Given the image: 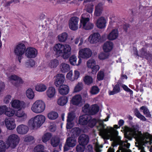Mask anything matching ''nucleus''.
Returning <instances> with one entry per match:
<instances>
[{"label":"nucleus","mask_w":152,"mask_h":152,"mask_svg":"<svg viewBox=\"0 0 152 152\" xmlns=\"http://www.w3.org/2000/svg\"><path fill=\"white\" fill-rule=\"evenodd\" d=\"M109 118V116H108L104 119L96 120L91 117L90 120L88 121V125L90 127H92L95 125L96 122H98L99 126L97 129L99 131L100 135L104 139H110L111 140L114 141L117 137L118 132L112 127H107L106 128H105L106 125L103 123V121H108Z\"/></svg>","instance_id":"f257e3e1"},{"label":"nucleus","mask_w":152,"mask_h":152,"mask_svg":"<svg viewBox=\"0 0 152 152\" xmlns=\"http://www.w3.org/2000/svg\"><path fill=\"white\" fill-rule=\"evenodd\" d=\"M125 131V137L128 139L131 140L132 137H134L138 142L143 145L150 142L152 140V135L147 133L142 134L137 128L134 126L131 128L126 126Z\"/></svg>","instance_id":"f03ea898"},{"label":"nucleus","mask_w":152,"mask_h":152,"mask_svg":"<svg viewBox=\"0 0 152 152\" xmlns=\"http://www.w3.org/2000/svg\"><path fill=\"white\" fill-rule=\"evenodd\" d=\"M53 50L57 56H61L64 59H67L71 54V47L68 44L58 43L54 45Z\"/></svg>","instance_id":"7ed1b4c3"},{"label":"nucleus","mask_w":152,"mask_h":152,"mask_svg":"<svg viewBox=\"0 0 152 152\" xmlns=\"http://www.w3.org/2000/svg\"><path fill=\"white\" fill-rule=\"evenodd\" d=\"M45 116L43 115H38L32 118L28 121V125L32 129L40 127L45 122Z\"/></svg>","instance_id":"20e7f679"},{"label":"nucleus","mask_w":152,"mask_h":152,"mask_svg":"<svg viewBox=\"0 0 152 152\" xmlns=\"http://www.w3.org/2000/svg\"><path fill=\"white\" fill-rule=\"evenodd\" d=\"M46 105L45 101L42 100L38 99L35 101L31 107V110L36 114H40L45 110Z\"/></svg>","instance_id":"39448f33"},{"label":"nucleus","mask_w":152,"mask_h":152,"mask_svg":"<svg viewBox=\"0 0 152 152\" xmlns=\"http://www.w3.org/2000/svg\"><path fill=\"white\" fill-rule=\"evenodd\" d=\"M90 15L87 13L82 14L80 20V27L86 30H89L92 29L94 26L93 23L90 22Z\"/></svg>","instance_id":"423d86ee"},{"label":"nucleus","mask_w":152,"mask_h":152,"mask_svg":"<svg viewBox=\"0 0 152 152\" xmlns=\"http://www.w3.org/2000/svg\"><path fill=\"white\" fill-rule=\"evenodd\" d=\"M26 49V46L23 43H19L15 48L14 52L20 63L21 62V60L23 58V56L25 53Z\"/></svg>","instance_id":"0eeeda50"},{"label":"nucleus","mask_w":152,"mask_h":152,"mask_svg":"<svg viewBox=\"0 0 152 152\" xmlns=\"http://www.w3.org/2000/svg\"><path fill=\"white\" fill-rule=\"evenodd\" d=\"M20 138L18 136L15 134H12L8 137L6 142L8 147L12 148H15L19 143Z\"/></svg>","instance_id":"6e6552de"},{"label":"nucleus","mask_w":152,"mask_h":152,"mask_svg":"<svg viewBox=\"0 0 152 152\" xmlns=\"http://www.w3.org/2000/svg\"><path fill=\"white\" fill-rule=\"evenodd\" d=\"M86 65L88 68L91 69L93 74L96 73L100 68L96 61L93 58H91L87 61Z\"/></svg>","instance_id":"1a4fd4ad"},{"label":"nucleus","mask_w":152,"mask_h":152,"mask_svg":"<svg viewBox=\"0 0 152 152\" xmlns=\"http://www.w3.org/2000/svg\"><path fill=\"white\" fill-rule=\"evenodd\" d=\"M79 21V18L77 17L74 16L71 17L69 21V28L73 31L77 30L78 28Z\"/></svg>","instance_id":"9d476101"},{"label":"nucleus","mask_w":152,"mask_h":152,"mask_svg":"<svg viewBox=\"0 0 152 152\" xmlns=\"http://www.w3.org/2000/svg\"><path fill=\"white\" fill-rule=\"evenodd\" d=\"M10 104L11 107L16 109H22L26 107V104L23 101H20L18 99H12Z\"/></svg>","instance_id":"9b49d317"},{"label":"nucleus","mask_w":152,"mask_h":152,"mask_svg":"<svg viewBox=\"0 0 152 152\" xmlns=\"http://www.w3.org/2000/svg\"><path fill=\"white\" fill-rule=\"evenodd\" d=\"M92 52L88 48H85L80 50L78 53L79 57L84 59H88L92 56Z\"/></svg>","instance_id":"f8f14e48"},{"label":"nucleus","mask_w":152,"mask_h":152,"mask_svg":"<svg viewBox=\"0 0 152 152\" xmlns=\"http://www.w3.org/2000/svg\"><path fill=\"white\" fill-rule=\"evenodd\" d=\"M107 23V19L105 17L101 16L97 20L95 24L97 28L103 29L106 28Z\"/></svg>","instance_id":"ddd939ff"},{"label":"nucleus","mask_w":152,"mask_h":152,"mask_svg":"<svg viewBox=\"0 0 152 152\" xmlns=\"http://www.w3.org/2000/svg\"><path fill=\"white\" fill-rule=\"evenodd\" d=\"M8 80L9 81L12 80L17 81L16 82L13 84L14 86L18 87L23 83V81L22 79L19 76L15 75H12L8 77Z\"/></svg>","instance_id":"4468645a"},{"label":"nucleus","mask_w":152,"mask_h":152,"mask_svg":"<svg viewBox=\"0 0 152 152\" xmlns=\"http://www.w3.org/2000/svg\"><path fill=\"white\" fill-rule=\"evenodd\" d=\"M54 84L57 87L62 85L65 80V76L62 74H58L55 77Z\"/></svg>","instance_id":"2eb2a0df"},{"label":"nucleus","mask_w":152,"mask_h":152,"mask_svg":"<svg viewBox=\"0 0 152 152\" xmlns=\"http://www.w3.org/2000/svg\"><path fill=\"white\" fill-rule=\"evenodd\" d=\"M37 51L34 48L29 47L26 49L25 55L28 58H34L37 56Z\"/></svg>","instance_id":"dca6fc26"},{"label":"nucleus","mask_w":152,"mask_h":152,"mask_svg":"<svg viewBox=\"0 0 152 152\" xmlns=\"http://www.w3.org/2000/svg\"><path fill=\"white\" fill-rule=\"evenodd\" d=\"M76 139L75 137L68 138L66 142L64 147V151H66L69 149V147H73L76 144Z\"/></svg>","instance_id":"f3484780"},{"label":"nucleus","mask_w":152,"mask_h":152,"mask_svg":"<svg viewBox=\"0 0 152 152\" xmlns=\"http://www.w3.org/2000/svg\"><path fill=\"white\" fill-rule=\"evenodd\" d=\"M84 102L80 94H77L74 96L71 101V104L81 106Z\"/></svg>","instance_id":"a211bd4d"},{"label":"nucleus","mask_w":152,"mask_h":152,"mask_svg":"<svg viewBox=\"0 0 152 152\" xmlns=\"http://www.w3.org/2000/svg\"><path fill=\"white\" fill-rule=\"evenodd\" d=\"M100 39V35L98 33L91 34L88 38V41L91 44H94L99 42Z\"/></svg>","instance_id":"6ab92c4d"},{"label":"nucleus","mask_w":152,"mask_h":152,"mask_svg":"<svg viewBox=\"0 0 152 152\" xmlns=\"http://www.w3.org/2000/svg\"><path fill=\"white\" fill-rule=\"evenodd\" d=\"M5 125L7 128L9 130H12L16 126L15 120L11 118H6L5 120Z\"/></svg>","instance_id":"aec40b11"},{"label":"nucleus","mask_w":152,"mask_h":152,"mask_svg":"<svg viewBox=\"0 0 152 152\" xmlns=\"http://www.w3.org/2000/svg\"><path fill=\"white\" fill-rule=\"evenodd\" d=\"M75 117V115L74 112H71L68 113L66 126L67 129H70L73 126L74 123L72 122V121Z\"/></svg>","instance_id":"412c9836"},{"label":"nucleus","mask_w":152,"mask_h":152,"mask_svg":"<svg viewBox=\"0 0 152 152\" xmlns=\"http://www.w3.org/2000/svg\"><path fill=\"white\" fill-rule=\"evenodd\" d=\"M110 32L107 36V39L110 40H114L118 37L119 33L117 28H113L110 30Z\"/></svg>","instance_id":"4be33fe9"},{"label":"nucleus","mask_w":152,"mask_h":152,"mask_svg":"<svg viewBox=\"0 0 152 152\" xmlns=\"http://www.w3.org/2000/svg\"><path fill=\"white\" fill-rule=\"evenodd\" d=\"M56 90L54 87L53 86L49 87L46 92V94L47 97L50 99L53 98L56 95Z\"/></svg>","instance_id":"5701e85b"},{"label":"nucleus","mask_w":152,"mask_h":152,"mask_svg":"<svg viewBox=\"0 0 152 152\" xmlns=\"http://www.w3.org/2000/svg\"><path fill=\"white\" fill-rule=\"evenodd\" d=\"M28 128L26 125L22 124L17 126L16 130L18 133L20 134H25L28 131Z\"/></svg>","instance_id":"b1692460"},{"label":"nucleus","mask_w":152,"mask_h":152,"mask_svg":"<svg viewBox=\"0 0 152 152\" xmlns=\"http://www.w3.org/2000/svg\"><path fill=\"white\" fill-rule=\"evenodd\" d=\"M59 87L58 92L61 94L65 95L68 94L69 91V88L67 85L62 84Z\"/></svg>","instance_id":"393cba45"},{"label":"nucleus","mask_w":152,"mask_h":152,"mask_svg":"<svg viewBox=\"0 0 152 152\" xmlns=\"http://www.w3.org/2000/svg\"><path fill=\"white\" fill-rule=\"evenodd\" d=\"M113 47V43L110 41H107L105 42L103 46V49L105 52H110Z\"/></svg>","instance_id":"a878e982"},{"label":"nucleus","mask_w":152,"mask_h":152,"mask_svg":"<svg viewBox=\"0 0 152 152\" xmlns=\"http://www.w3.org/2000/svg\"><path fill=\"white\" fill-rule=\"evenodd\" d=\"M91 116L89 115H85L80 117L79 124L82 125H85L88 124V120H90Z\"/></svg>","instance_id":"bb28decb"},{"label":"nucleus","mask_w":152,"mask_h":152,"mask_svg":"<svg viewBox=\"0 0 152 152\" xmlns=\"http://www.w3.org/2000/svg\"><path fill=\"white\" fill-rule=\"evenodd\" d=\"M47 88V87L46 85L42 83L37 84L35 86V90L40 92H45L46 91Z\"/></svg>","instance_id":"cd10ccee"},{"label":"nucleus","mask_w":152,"mask_h":152,"mask_svg":"<svg viewBox=\"0 0 152 152\" xmlns=\"http://www.w3.org/2000/svg\"><path fill=\"white\" fill-rule=\"evenodd\" d=\"M103 4L102 3H99L96 6L94 12L95 16H99L102 14L103 11Z\"/></svg>","instance_id":"c85d7f7f"},{"label":"nucleus","mask_w":152,"mask_h":152,"mask_svg":"<svg viewBox=\"0 0 152 152\" xmlns=\"http://www.w3.org/2000/svg\"><path fill=\"white\" fill-rule=\"evenodd\" d=\"M68 35L66 32H63L58 34L57 37L58 41L60 42H64L66 41Z\"/></svg>","instance_id":"c756f323"},{"label":"nucleus","mask_w":152,"mask_h":152,"mask_svg":"<svg viewBox=\"0 0 152 152\" xmlns=\"http://www.w3.org/2000/svg\"><path fill=\"white\" fill-rule=\"evenodd\" d=\"M88 137L85 134H82L79 137V142L80 144L85 145L88 143Z\"/></svg>","instance_id":"7c9ffc66"},{"label":"nucleus","mask_w":152,"mask_h":152,"mask_svg":"<svg viewBox=\"0 0 152 152\" xmlns=\"http://www.w3.org/2000/svg\"><path fill=\"white\" fill-rule=\"evenodd\" d=\"M59 69L62 73H66L70 70V68L68 64L62 63L59 66Z\"/></svg>","instance_id":"2f4dec72"},{"label":"nucleus","mask_w":152,"mask_h":152,"mask_svg":"<svg viewBox=\"0 0 152 152\" xmlns=\"http://www.w3.org/2000/svg\"><path fill=\"white\" fill-rule=\"evenodd\" d=\"M15 115L17 117L21 118L23 121L27 118V114L23 110H18L15 111Z\"/></svg>","instance_id":"473e14b6"},{"label":"nucleus","mask_w":152,"mask_h":152,"mask_svg":"<svg viewBox=\"0 0 152 152\" xmlns=\"http://www.w3.org/2000/svg\"><path fill=\"white\" fill-rule=\"evenodd\" d=\"M15 111L14 109L7 106L5 115L9 117H12L15 115Z\"/></svg>","instance_id":"72a5a7b5"},{"label":"nucleus","mask_w":152,"mask_h":152,"mask_svg":"<svg viewBox=\"0 0 152 152\" xmlns=\"http://www.w3.org/2000/svg\"><path fill=\"white\" fill-rule=\"evenodd\" d=\"M68 100V98L66 96H61L58 99L57 103L59 105L63 106L67 103Z\"/></svg>","instance_id":"f704fd0d"},{"label":"nucleus","mask_w":152,"mask_h":152,"mask_svg":"<svg viewBox=\"0 0 152 152\" xmlns=\"http://www.w3.org/2000/svg\"><path fill=\"white\" fill-rule=\"evenodd\" d=\"M47 117L50 120H54L58 117V114L56 111H51L48 113Z\"/></svg>","instance_id":"c9c22d12"},{"label":"nucleus","mask_w":152,"mask_h":152,"mask_svg":"<svg viewBox=\"0 0 152 152\" xmlns=\"http://www.w3.org/2000/svg\"><path fill=\"white\" fill-rule=\"evenodd\" d=\"M99 107L96 104L92 105L90 107V114L94 115L97 113L99 111Z\"/></svg>","instance_id":"e433bc0d"},{"label":"nucleus","mask_w":152,"mask_h":152,"mask_svg":"<svg viewBox=\"0 0 152 152\" xmlns=\"http://www.w3.org/2000/svg\"><path fill=\"white\" fill-rule=\"evenodd\" d=\"M25 94L27 98L29 99H33L34 98V92L31 88H29L26 90Z\"/></svg>","instance_id":"4c0bfd02"},{"label":"nucleus","mask_w":152,"mask_h":152,"mask_svg":"<svg viewBox=\"0 0 152 152\" xmlns=\"http://www.w3.org/2000/svg\"><path fill=\"white\" fill-rule=\"evenodd\" d=\"M59 64L58 61L56 59L51 60L49 62L48 66L51 69H54Z\"/></svg>","instance_id":"58836bf2"},{"label":"nucleus","mask_w":152,"mask_h":152,"mask_svg":"<svg viewBox=\"0 0 152 152\" xmlns=\"http://www.w3.org/2000/svg\"><path fill=\"white\" fill-rule=\"evenodd\" d=\"M83 81L85 83L88 85H91L94 81L92 77L89 75H86L84 77Z\"/></svg>","instance_id":"ea45409f"},{"label":"nucleus","mask_w":152,"mask_h":152,"mask_svg":"<svg viewBox=\"0 0 152 152\" xmlns=\"http://www.w3.org/2000/svg\"><path fill=\"white\" fill-rule=\"evenodd\" d=\"M140 110L141 111H142L143 114L146 117H151V115L148 109L145 106H142L140 108Z\"/></svg>","instance_id":"a19ab883"},{"label":"nucleus","mask_w":152,"mask_h":152,"mask_svg":"<svg viewBox=\"0 0 152 152\" xmlns=\"http://www.w3.org/2000/svg\"><path fill=\"white\" fill-rule=\"evenodd\" d=\"M120 91L119 86L118 84H117L114 87L112 91H109V94L110 95H113L119 92Z\"/></svg>","instance_id":"79ce46f5"},{"label":"nucleus","mask_w":152,"mask_h":152,"mask_svg":"<svg viewBox=\"0 0 152 152\" xmlns=\"http://www.w3.org/2000/svg\"><path fill=\"white\" fill-rule=\"evenodd\" d=\"M60 140L58 138L54 137L52 138L51 141V143L54 147L57 146L60 143Z\"/></svg>","instance_id":"37998d69"},{"label":"nucleus","mask_w":152,"mask_h":152,"mask_svg":"<svg viewBox=\"0 0 152 152\" xmlns=\"http://www.w3.org/2000/svg\"><path fill=\"white\" fill-rule=\"evenodd\" d=\"M52 135L50 133H46L42 136V141L44 142H46L50 139Z\"/></svg>","instance_id":"c03bdc74"},{"label":"nucleus","mask_w":152,"mask_h":152,"mask_svg":"<svg viewBox=\"0 0 152 152\" xmlns=\"http://www.w3.org/2000/svg\"><path fill=\"white\" fill-rule=\"evenodd\" d=\"M83 85L81 83H78L75 86L73 92L75 93L80 91L83 88Z\"/></svg>","instance_id":"a18cd8bd"},{"label":"nucleus","mask_w":152,"mask_h":152,"mask_svg":"<svg viewBox=\"0 0 152 152\" xmlns=\"http://www.w3.org/2000/svg\"><path fill=\"white\" fill-rule=\"evenodd\" d=\"M73 73L72 70L69 72L66 75V78L67 80L71 81H73L74 80V77H73Z\"/></svg>","instance_id":"49530a36"},{"label":"nucleus","mask_w":152,"mask_h":152,"mask_svg":"<svg viewBox=\"0 0 152 152\" xmlns=\"http://www.w3.org/2000/svg\"><path fill=\"white\" fill-rule=\"evenodd\" d=\"M77 58L76 56H72L69 58V61L70 64L72 65H76Z\"/></svg>","instance_id":"de8ad7c7"},{"label":"nucleus","mask_w":152,"mask_h":152,"mask_svg":"<svg viewBox=\"0 0 152 152\" xmlns=\"http://www.w3.org/2000/svg\"><path fill=\"white\" fill-rule=\"evenodd\" d=\"M104 71L102 70H100L97 73V79L98 80H102L104 77Z\"/></svg>","instance_id":"09e8293b"},{"label":"nucleus","mask_w":152,"mask_h":152,"mask_svg":"<svg viewBox=\"0 0 152 152\" xmlns=\"http://www.w3.org/2000/svg\"><path fill=\"white\" fill-rule=\"evenodd\" d=\"M34 65V61L32 59H31L26 62L25 66L26 67L30 68L33 67Z\"/></svg>","instance_id":"8fccbe9b"},{"label":"nucleus","mask_w":152,"mask_h":152,"mask_svg":"<svg viewBox=\"0 0 152 152\" xmlns=\"http://www.w3.org/2000/svg\"><path fill=\"white\" fill-rule=\"evenodd\" d=\"M99 91V90L97 87L93 86L91 88L90 92L91 94L94 95L98 94Z\"/></svg>","instance_id":"3c124183"},{"label":"nucleus","mask_w":152,"mask_h":152,"mask_svg":"<svg viewBox=\"0 0 152 152\" xmlns=\"http://www.w3.org/2000/svg\"><path fill=\"white\" fill-rule=\"evenodd\" d=\"M80 132V129L78 128H75L71 130V132L73 133V136L75 137L77 136Z\"/></svg>","instance_id":"603ef678"},{"label":"nucleus","mask_w":152,"mask_h":152,"mask_svg":"<svg viewBox=\"0 0 152 152\" xmlns=\"http://www.w3.org/2000/svg\"><path fill=\"white\" fill-rule=\"evenodd\" d=\"M12 98L11 96L9 94H8L4 96L3 99V102L5 104H8Z\"/></svg>","instance_id":"864d4df0"},{"label":"nucleus","mask_w":152,"mask_h":152,"mask_svg":"<svg viewBox=\"0 0 152 152\" xmlns=\"http://www.w3.org/2000/svg\"><path fill=\"white\" fill-rule=\"evenodd\" d=\"M90 107L88 104H85L82 108V111L84 113H90Z\"/></svg>","instance_id":"5fc2aeb1"},{"label":"nucleus","mask_w":152,"mask_h":152,"mask_svg":"<svg viewBox=\"0 0 152 152\" xmlns=\"http://www.w3.org/2000/svg\"><path fill=\"white\" fill-rule=\"evenodd\" d=\"M115 23L114 21H110L109 24L108 25L107 30L110 31L111 29L113 28H115Z\"/></svg>","instance_id":"6e6d98bb"},{"label":"nucleus","mask_w":152,"mask_h":152,"mask_svg":"<svg viewBox=\"0 0 152 152\" xmlns=\"http://www.w3.org/2000/svg\"><path fill=\"white\" fill-rule=\"evenodd\" d=\"M6 148L5 143L3 141L0 140V152H4Z\"/></svg>","instance_id":"4d7b16f0"},{"label":"nucleus","mask_w":152,"mask_h":152,"mask_svg":"<svg viewBox=\"0 0 152 152\" xmlns=\"http://www.w3.org/2000/svg\"><path fill=\"white\" fill-rule=\"evenodd\" d=\"M79 41H80V42L79 45V46L81 45L83 43V38L82 37H79L76 38L74 40L75 43L76 44H77Z\"/></svg>","instance_id":"13d9d810"},{"label":"nucleus","mask_w":152,"mask_h":152,"mask_svg":"<svg viewBox=\"0 0 152 152\" xmlns=\"http://www.w3.org/2000/svg\"><path fill=\"white\" fill-rule=\"evenodd\" d=\"M84 145L79 144L77 146L76 151L77 152H83L85 150V147Z\"/></svg>","instance_id":"bf43d9fd"},{"label":"nucleus","mask_w":152,"mask_h":152,"mask_svg":"<svg viewBox=\"0 0 152 152\" xmlns=\"http://www.w3.org/2000/svg\"><path fill=\"white\" fill-rule=\"evenodd\" d=\"M102 147V145H99L98 143H96L95 145V149L96 152H101L102 151L101 148Z\"/></svg>","instance_id":"052dcab7"},{"label":"nucleus","mask_w":152,"mask_h":152,"mask_svg":"<svg viewBox=\"0 0 152 152\" xmlns=\"http://www.w3.org/2000/svg\"><path fill=\"white\" fill-rule=\"evenodd\" d=\"M93 10V5L91 4L88 5L86 8V11L90 13H92Z\"/></svg>","instance_id":"680f3d73"},{"label":"nucleus","mask_w":152,"mask_h":152,"mask_svg":"<svg viewBox=\"0 0 152 152\" xmlns=\"http://www.w3.org/2000/svg\"><path fill=\"white\" fill-rule=\"evenodd\" d=\"M34 140V137L32 136H26L24 137V141L27 142H30Z\"/></svg>","instance_id":"e2e57ef3"},{"label":"nucleus","mask_w":152,"mask_h":152,"mask_svg":"<svg viewBox=\"0 0 152 152\" xmlns=\"http://www.w3.org/2000/svg\"><path fill=\"white\" fill-rule=\"evenodd\" d=\"M137 117L140 119L141 120L145 121L146 120L145 118L143 115L141 114L138 112H137L136 113Z\"/></svg>","instance_id":"0e129e2a"},{"label":"nucleus","mask_w":152,"mask_h":152,"mask_svg":"<svg viewBox=\"0 0 152 152\" xmlns=\"http://www.w3.org/2000/svg\"><path fill=\"white\" fill-rule=\"evenodd\" d=\"M80 73L77 70L74 71V80L77 79L80 77Z\"/></svg>","instance_id":"69168bd1"},{"label":"nucleus","mask_w":152,"mask_h":152,"mask_svg":"<svg viewBox=\"0 0 152 152\" xmlns=\"http://www.w3.org/2000/svg\"><path fill=\"white\" fill-rule=\"evenodd\" d=\"M107 57V56L103 53H101L99 55V58L101 60H104Z\"/></svg>","instance_id":"338daca9"},{"label":"nucleus","mask_w":152,"mask_h":152,"mask_svg":"<svg viewBox=\"0 0 152 152\" xmlns=\"http://www.w3.org/2000/svg\"><path fill=\"white\" fill-rule=\"evenodd\" d=\"M93 149L92 145H88L86 148L85 152H93Z\"/></svg>","instance_id":"774afa93"}]
</instances>
